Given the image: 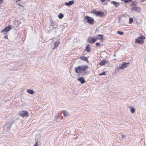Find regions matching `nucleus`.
<instances>
[{"label":"nucleus","mask_w":146,"mask_h":146,"mask_svg":"<svg viewBox=\"0 0 146 146\" xmlns=\"http://www.w3.org/2000/svg\"><path fill=\"white\" fill-rule=\"evenodd\" d=\"M88 68L87 66L82 65L78 66L74 68V71L77 74L84 75L85 74V71Z\"/></svg>","instance_id":"nucleus-1"},{"label":"nucleus","mask_w":146,"mask_h":146,"mask_svg":"<svg viewBox=\"0 0 146 146\" xmlns=\"http://www.w3.org/2000/svg\"><path fill=\"white\" fill-rule=\"evenodd\" d=\"M13 122V121H9L5 125L4 128L6 131H8L10 129Z\"/></svg>","instance_id":"nucleus-2"},{"label":"nucleus","mask_w":146,"mask_h":146,"mask_svg":"<svg viewBox=\"0 0 146 146\" xmlns=\"http://www.w3.org/2000/svg\"><path fill=\"white\" fill-rule=\"evenodd\" d=\"M145 38V37L142 35H141L139 37L136 39L135 42L137 43L141 44L143 42V39Z\"/></svg>","instance_id":"nucleus-3"},{"label":"nucleus","mask_w":146,"mask_h":146,"mask_svg":"<svg viewBox=\"0 0 146 146\" xmlns=\"http://www.w3.org/2000/svg\"><path fill=\"white\" fill-rule=\"evenodd\" d=\"M129 63H126L125 62H122L121 64L119 65V68L120 69H123L127 66V65L129 64Z\"/></svg>","instance_id":"nucleus-4"},{"label":"nucleus","mask_w":146,"mask_h":146,"mask_svg":"<svg viewBox=\"0 0 146 146\" xmlns=\"http://www.w3.org/2000/svg\"><path fill=\"white\" fill-rule=\"evenodd\" d=\"M19 115L22 117H27L28 116V112L25 111H21Z\"/></svg>","instance_id":"nucleus-5"},{"label":"nucleus","mask_w":146,"mask_h":146,"mask_svg":"<svg viewBox=\"0 0 146 146\" xmlns=\"http://www.w3.org/2000/svg\"><path fill=\"white\" fill-rule=\"evenodd\" d=\"M92 13H94L97 16H98L100 17H102L104 15V13L102 11H92Z\"/></svg>","instance_id":"nucleus-6"},{"label":"nucleus","mask_w":146,"mask_h":146,"mask_svg":"<svg viewBox=\"0 0 146 146\" xmlns=\"http://www.w3.org/2000/svg\"><path fill=\"white\" fill-rule=\"evenodd\" d=\"M109 62L108 60H101L100 62L99 63V64L101 66H104L105 64H108Z\"/></svg>","instance_id":"nucleus-7"},{"label":"nucleus","mask_w":146,"mask_h":146,"mask_svg":"<svg viewBox=\"0 0 146 146\" xmlns=\"http://www.w3.org/2000/svg\"><path fill=\"white\" fill-rule=\"evenodd\" d=\"M74 3V0L68 2H66L65 5L66 6H69L73 4Z\"/></svg>","instance_id":"nucleus-8"},{"label":"nucleus","mask_w":146,"mask_h":146,"mask_svg":"<svg viewBox=\"0 0 146 146\" xmlns=\"http://www.w3.org/2000/svg\"><path fill=\"white\" fill-rule=\"evenodd\" d=\"M85 18L87 20V22L90 24H91V19L90 17L88 16H87L85 17Z\"/></svg>","instance_id":"nucleus-9"},{"label":"nucleus","mask_w":146,"mask_h":146,"mask_svg":"<svg viewBox=\"0 0 146 146\" xmlns=\"http://www.w3.org/2000/svg\"><path fill=\"white\" fill-rule=\"evenodd\" d=\"M77 80L80 82L81 84H84L85 82V81L82 77H80L77 79Z\"/></svg>","instance_id":"nucleus-10"},{"label":"nucleus","mask_w":146,"mask_h":146,"mask_svg":"<svg viewBox=\"0 0 146 146\" xmlns=\"http://www.w3.org/2000/svg\"><path fill=\"white\" fill-rule=\"evenodd\" d=\"M140 10V7H133L131 9V10L132 11L134 10L137 11H139Z\"/></svg>","instance_id":"nucleus-11"},{"label":"nucleus","mask_w":146,"mask_h":146,"mask_svg":"<svg viewBox=\"0 0 146 146\" xmlns=\"http://www.w3.org/2000/svg\"><path fill=\"white\" fill-rule=\"evenodd\" d=\"M80 59L82 60L86 61L87 62H88L87 57H86L82 56H80Z\"/></svg>","instance_id":"nucleus-12"},{"label":"nucleus","mask_w":146,"mask_h":146,"mask_svg":"<svg viewBox=\"0 0 146 146\" xmlns=\"http://www.w3.org/2000/svg\"><path fill=\"white\" fill-rule=\"evenodd\" d=\"M27 91L31 94H33L34 93V91L32 90L27 89Z\"/></svg>","instance_id":"nucleus-13"},{"label":"nucleus","mask_w":146,"mask_h":146,"mask_svg":"<svg viewBox=\"0 0 146 146\" xmlns=\"http://www.w3.org/2000/svg\"><path fill=\"white\" fill-rule=\"evenodd\" d=\"M85 50L87 51V52H90V47L89 44H88L86 46Z\"/></svg>","instance_id":"nucleus-14"},{"label":"nucleus","mask_w":146,"mask_h":146,"mask_svg":"<svg viewBox=\"0 0 146 146\" xmlns=\"http://www.w3.org/2000/svg\"><path fill=\"white\" fill-rule=\"evenodd\" d=\"M59 43V42L58 41H57L55 42L54 43V46L53 48V49H54L55 48H56V47H57Z\"/></svg>","instance_id":"nucleus-15"},{"label":"nucleus","mask_w":146,"mask_h":146,"mask_svg":"<svg viewBox=\"0 0 146 146\" xmlns=\"http://www.w3.org/2000/svg\"><path fill=\"white\" fill-rule=\"evenodd\" d=\"M62 112H63V115L64 116L67 117L68 115V112L66 110L63 111Z\"/></svg>","instance_id":"nucleus-16"},{"label":"nucleus","mask_w":146,"mask_h":146,"mask_svg":"<svg viewBox=\"0 0 146 146\" xmlns=\"http://www.w3.org/2000/svg\"><path fill=\"white\" fill-rule=\"evenodd\" d=\"M12 29V27L11 26H8V27H6L4 28L5 30L7 32L11 29Z\"/></svg>","instance_id":"nucleus-17"},{"label":"nucleus","mask_w":146,"mask_h":146,"mask_svg":"<svg viewBox=\"0 0 146 146\" xmlns=\"http://www.w3.org/2000/svg\"><path fill=\"white\" fill-rule=\"evenodd\" d=\"M111 3L113 4L116 7H117L119 5V3H118L114 1H112Z\"/></svg>","instance_id":"nucleus-18"},{"label":"nucleus","mask_w":146,"mask_h":146,"mask_svg":"<svg viewBox=\"0 0 146 146\" xmlns=\"http://www.w3.org/2000/svg\"><path fill=\"white\" fill-rule=\"evenodd\" d=\"M98 36L100 37L98 38V39L100 40L101 42H102L103 41V39L102 38L103 35H98Z\"/></svg>","instance_id":"nucleus-19"},{"label":"nucleus","mask_w":146,"mask_h":146,"mask_svg":"<svg viewBox=\"0 0 146 146\" xmlns=\"http://www.w3.org/2000/svg\"><path fill=\"white\" fill-rule=\"evenodd\" d=\"M58 18L60 19H62L64 17V15L62 13H60L58 16Z\"/></svg>","instance_id":"nucleus-20"},{"label":"nucleus","mask_w":146,"mask_h":146,"mask_svg":"<svg viewBox=\"0 0 146 146\" xmlns=\"http://www.w3.org/2000/svg\"><path fill=\"white\" fill-rule=\"evenodd\" d=\"M58 117L57 115H55V116H54V121H57V120L58 119Z\"/></svg>","instance_id":"nucleus-21"},{"label":"nucleus","mask_w":146,"mask_h":146,"mask_svg":"<svg viewBox=\"0 0 146 146\" xmlns=\"http://www.w3.org/2000/svg\"><path fill=\"white\" fill-rule=\"evenodd\" d=\"M117 33L120 35H122L123 34V33L122 31H117Z\"/></svg>","instance_id":"nucleus-22"},{"label":"nucleus","mask_w":146,"mask_h":146,"mask_svg":"<svg viewBox=\"0 0 146 146\" xmlns=\"http://www.w3.org/2000/svg\"><path fill=\"white\" fill-rule=\"evenodd\" d=\"M133 19L132 18H129V23L130 24L131 23L133 22Z\"/></svg>","instance_id":"nucleus-23"},{"label":"nucleus","mask_w":146,"mask_h":146,"mask_svg":"<svg viewBox=\"0 0 146 146\" xmlns=\"http://www.w3.org/2000/svg\"><path fill=\"white\" fill-rule=\"evenodd\" d=\"M132 0H124V1L125 3H128L129 2H131Z\"/></svg>","instance_id":"nucleus-24"},{"label":"nucleus","mask_w":146,"mask_h":146,"mask_svg":"<svg viewBox=\"0 0 146 146\" xmlns=\"http://www.w3.org/2000/svg\"><path fill=\"white\" fill-rule=\"evenodd\" d=\"M130 110L131 112L132 113H134L135 111V109L134 108H133L131 109Z\"/></svg>","instance_id":"nucleus-25"},{"label":"nucleus","mask_w":146,"mask_h":146,"mask_svg":"<svg viewBox=\"0 0 146 146\" xmlns=\"http://www.w3.org/2000/svg\"><path fill=\"white\" fill-rule=\"evenodd\" d=\"M7 32L4 29L2 30L1 31V33H3L4 34H5Z\"/></svg>","instance_id":"nucleus-26"},{"label":"nucleus","mask_w":146,"mask_h":146,"mask_svg":"<svg viewBox=\"0 0 146 146\" xmlns=\"http://www.w3.org/2000/svg\"><path fill=\"white\" fill-rule=\"evenodd\" d=\"M105 75V72L104 71L102 73H100L99 74V76H102V75Z\"/></svg>","instance_id":"nucleus-27"},{"label":"nucleus","mask_w":146,"mask_h":146,"mask_svg":"<svg viewBox=\"0 0 146 146\" xmlns=\"http://www.w3.org/2000/svg\"><path fill=\"white\" fill-rule=\"evenodd\" d=\"M119 67H117L116 68H115V71L116 72H118V71H119Z\"/></svg>","instance_id":"nucleus-28"},{"label":"nucleus","mask_w":146,"mask_h":146,"mask_svg":"<svg viewBox=\"0 0 146 146\" xmlns=\"http://www.w3.org/2000/svg\"><path fill=\"white\" fill-rule=\"evenodd\" d=\"M96 41V39L93 38H92V43H94Z\"/></svg>","instance_id":"nucleus-29"},{"label":"nucleus","mask_w":146,"mask_h":146,"mask_svg":"<svg viewBox=\"0 0 146 146\" xmlns=\"http://www.w3.org/2000/svg\"><path fill=\"white\" fill-rule=\"evenodd\" d=\"M33 146H38V142H36L34 144Z\"/></svg>","instance_id":"nucleus-30"},{"label":"nucleus","mask_w":146,"mask_h":146,"mask_svg":"<svg viewBox=\"0 0 146 146\" xmlns=\"http://www.w3.org/2000/svg\"><path fill=\"white\" fill-rule=\"evenodd\" d=\"M100 44L99 43H98V42H97L96 43V46H100Z\"/></svg>","instance_id":"nucleus-31"},{"label":"nucleus","mask_w":146,"mask_h":146,"mask_svg":"<svg viewBox=\"0 0 146 146\" xmlns=\"http://www.w3.org/2000/svg\"><path fill=\"white\" fill-rule=\"evenodd\" d=\"M88 40L90 42H91V38L90 37L89 38Z\"/></svg>","instance_id":"nucleus-32"},{"label":"nucleus","mask_w":146,"mask_h":146,"mask_svg":"<svg viewBox=\"0 0 146 146\" xmlns=\"http://www.w3.org/2000/svg\"><path fill=\"white\" fill-rule=\"evenodd\" d=\"M94 19L92 18V25L94 24Z\"/></svg>","instance_id":"nucleus-33"},{"label":"nucleus","mask_w":146,"mask_h":146,"mask_svg":"<svg viewBox=\"0 0 146 146\" xmlns=\"http://www.w3.org/2000/svg\"><path fill=\"white\" fill-rule=\"evenodd\" d=\"M121 137H122L123 138H124L125 137V135H123L122 134L121 135Z\"/></svg>","instance_id":"nucleus-34"},{"label":"nucleus","mask_w":146,"mask_h":146,"mask_svg":"<svg viewBox=\"0 0 146 146\" xmlns=\"http://www.w3.org/2000/svg\"><path fill=\"white\" fill-rule=\"evenodd\" d=\"M102 2H104L106 0H100Z\"/></svg>","instance_id":"nucleus-35"},{"label":"nucleus","mask_w":146,"mask_h":146,"mask_svg":"<svg viewBox=\"0 0 146 146\" xmlns=\"http://www.w3.org/2000/svg\"><path fill=\"white\" fill-rule=\"evenodd\" d=\"M2 1H3V0H0V4L1 3H2Z\"/></svg>","instance_id":"nucleus-36"},{"label":"nucleus","mask_w":146,"mask_h":146,"mask_svg":"<svg viewBox=\"0 0 146 146\" xmlns=\"http://www.w3.org/2000/svg\"><path fill=\"white\" fill-rule=\"evenodd\" d=\"M51 25H53V21H51Z\"/></svg>","instance_id":"nucleus-37"},{"label":"nucleus","mask_w":146,"mask_h":146,"mask_svg":"<svg viewBox=\"0 0 146 146\" xmlns=\"http://www.w3.org/2000/svg\"><path fill=\"white\" fill-rule=\"evenodd\" d=\"M146 1V0H142V1Z\"/></svg>","instance_id":"nucleus-38"},{"label":"nucleus","mask_w":146,"mask_h":146,"mask_svg":"<svg viewBox=\"0 0 146 146\" xmlns=\"http://www.w3.org/2000/svg\"><path fill=\"white\" fill-rule=\"evenodd\" d=\"M58 122H60V121H58Z\"/></svg>","instance_id":"nucleus-39"},{"label":"nucleus","mask_w":146,"mask_h":146,"mask_svg":"<svg viewBox=\"0 0 146 146\" xmlns=\"http://www.w3.org/2000/svg\"><path fill=\"white\" fill-rule=\"evenodd\" d=\"M20 0H18V1H20Z\"/></svg>","instance_id":"nucleus-40"}]
</instances>
